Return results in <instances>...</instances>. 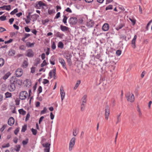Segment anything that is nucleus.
Returning a JSON list of instances; mask_svg holds the SVG:
<instances>
[{"instance_id": "f257e3e1", "label": "nucleus", "mask_w": 152, "mask_h": 152, "mask_svg": "<svg viewBox=\"0 0 152 152\" xmlns=\"http://www.w3.org/2000/svg\"><path fill=\"white\" fill-rule=\"evenodd\" d=\"M10 83L17 86V85H20L22 83V81L18 79L15 76H12L10 78Z\"/></svg>"}, {"instance_id": "f03ea898", "label": "nucleus", "mask_w": 152, "mask_h": 152, "mask_svg": "<svg viewBox=\"0 0 152 152\" xmlns=\"http://www.w3.org/2000/svg\"><path fill=\"white\" fill-rule=\"evenodd\" d=\"M126 97L127 101L131 102H133L134 101V95L132 93H129L128 94L126 95Z\"/></svg>"}, {"instance_id": "7ed1b4c3", "label": "nucleus", "mask_w": 152, "mask_h": 152, "mask_svg": "<svg viewBox=\"0 0 152 152\" xmlns=\"http://www.w3.org/2000/svg\"><path fill=\"white\" fill-rule=\"evenodd\" d=\"M28 96L27 92L25 91H22L20 93L19 96L20 99L22 100L25 99Z\"/></svg>"}, {"instance_id": "20e7f679", "label": "nucleus", "mask_w": 152, "mask_h": 152, "mask_svg": "<svg viewBox=\"0 0 152 152\" xmlns=\"http://www.w3.org/2000/svg\"><path fill=\"white\" fill-rule=\"evenodd\" d=\"M110 107L108 105H106L105 107L104 116L106 120H108L110 114Z\"/></svg>"}, {"instance_id": "39448f33", "label": "nucleus", "mask_w": 152, "mask_h": 152, "mask_svg": "<svg viewBox=\"0 0 152 152\" xmlns=\"http://www.w3.org/2000/svg\"><path fill=\"white\" fill-rule=\"evenodd\" d=\"M76 139L75 137H72L71 140L69 143V151L72 150L75 144Z\"/></svg>"}, {"instance_id": "423d86ee", "label": "nucleus", "mask_w": 152, "mask_h": 152, "mask_svg": "<svg viewBox=\"0 0 152 152\" xmlns=\"http://www.w3.org/2000/svg\"><path fill=\"white\" fill-rule=\"evenodd\" d=\"M69 22L71 25H75L77 22V19L75 17H71L69 20Z\"/></svg>"}, {"instance_id": "0eeeda50", "label": "nucleus", "mask_w": 152, "mask_h": 152, "mask_svg": "<svg viewBox=\"0 0 152 152\" xmlns=\"http://www.w3.org/2000/svg\"><path fill=\"white\" fill-rule=\"evenodd\" d=\"M23 74V71L21 68H18L16 71L15 75L17 77H21Z\"/></svg>"}, {"instance_id": "6e6552de", "label": "nucleus", "mask_w": 152, "mask_h": 152, "mask_svg": "<svg viewBox=\"0 0 152 152\" xmlns=\"http://www.w3.org/2000/svg\"><path fill=\"white\" fill-rule=\"evenodd\" d=\"M60 94L61 96V102H62L64 98L65 94L64 91L63 87L61 86L60 88Z\"/></svg>"}, {"instance_id": "1a4fd4ad", "label": "nucleus", "mask_w": 152, "mask_h": 152, "mask_svg": "<svg viewBox=\"0 0 152 152\" xmlns=\"http://www.w3.org/2000/svg\"><path fill=\"white\" fill-rule=\"evenodd\" d=\"M16 86L11 83H10L8 86V89L11 92L14 91L16 89Z\"/></svg>"}, {"instance_id": "9d476101", "label": "nucleus", "mask_w": 152, "mask_h": 152, "mask_svg": "<svg viewBox=\"0 0 152 152\" xmlns=\"http://www.w3.org/2000/svg\"><path fill=\"white\" fill-rule=\"evenodd\" d=\"M59 62L61 64L63 68L66 69V63L64 60L62 58H59L58 59Z\"/></svg>"}, {"instance_id": "9b49d317", "label": "nucleus", "mask_w": 152, "mask_h": 152, "mask_svg": "<svg viewBox=\"0 0 152 152\" xmlns=\"http://www.w3.org/2000/svg\"><path fill=\"white\" fill-rule=\"evenodd\" d=\"M137 38V36L136 35H135L131 42V45L132 47L133 48H136L135 42Z\"/></svg>"}, {"instance_id": "f8f14e48", "label": "nucleus", "mask_w": 152, "mask_h": 152, "mask_svg": "<svg viewBox=\"0 0 152 152\" xmlns=\"http://www.w3.org/2000/svg\"><path fill=\"white\" fill-rule=\"evenodd\" d=\"M113 62L107 61L105 63L106 66L108 67H113V69L114 70L115 69V67L113 66Z\"/></svg>"}, {"instance_id": "ddd939ff", "label": "nucleus", "mask_w": 152, "mask_h": 152, "mask_svg": "<svg viewBox=\"0 0 152 152\" xmlns=\"http://www.w3.org/2000/svg\"><path fill=\"white\" fill-rule=\"evenodd\" d=\"M15 122V120L14 118L12 117H10L8 121V124L10 126H12L13 125Z\"/></svg>"}, {"instance_id": "4468645a", "label": "nucleus", "mask_w": 152, "mask_h": 152, "mask_svg": "<svg viewBox=\"0 0 152 152\" xmlns=\"http://www.w3.org/2000/svg\"><path fill=\"white\" fill-rule=\"evenodd\" d=\"M0 8L2 9L3 10H5L8 11H9L11 9V6L10 5H4L3 6L1 7Z\"/></svg>"}, {"instance_id": "2eb2a0df", "label": "nucleus", "mask_w": 152, "mask_h": 152, "mask_svg": "<svg viewBox=\"0 0 152 152\" xmlns=\"http://www.w3.org/2000/svg\"><path fill=\"white\" fill-rule=\"evenodd\" d=\"M109 25L107 23H104L102 27V30L104 31H106L108 30L109 29Z\"/></svg>"}, {"instance_id": "dca6fc26", "label": "nucleus", "mask_w": 152, "mask_h": 152, "mask_svg": "<svg viewBox=\"0 0 152 152\" xmlns=\"http://www.w3.org/2000/svg\"><path fill=\"white\" fill-rule=\"evenodd\" d=\"M26 56L28 57H33L34 53L31 50H29L27 51Z\"/></svg>"}, {"instance_id": "f3484780", "label": "nucleus", "mask_w": 152, "mask_h": 152, "mask_svg": "<svg viewBox=\"0 0 152 152\" xmlns=\"http://www.w3.org/2000/svg\"><path fill=\"white\" fill-rule=\"evenodd\" d=\"M60 28L61 31H69V29L68 27L62 25H61Z\"/></svg>"}, {"instance_id": "a211bd4d", "label": "nucleus", "mask_w": 152, "mask_h": 152, "mask_svg": "<svg viewBox=\"0 0 152 152\" xmlns=\"http://www.w3.org/2000/svg\"><path fill=\"white\" fill-rule=\"evenodd\" d=\"M94 23L93 22H92L91 20L88 22L87 23L86 26L89 28L92 27L94 25Z\"/></svg>"}, {"instance_id": "6ab92c4d", "label": "nucleus", "mask_w": 152, "mask_h": 152, "mask_svg": "<svg viewBox=\"0 0 152 152\" xmlns=\"http://www.w3.org/2000/svg\"><path fill=\"white\" fill-rule=\"evenodd\" d=\"M65 57L66 59L71 58L72 57V55L70 53L68 52L65 53Z\"/></svg>"}, {"instance_id": "aec40b11", "label": "nucleus", "mask_w": 152, "mask_h": 152, "mask_svg": "<svg viewBox=\"0 0 152 152\" xmlns=\"http://www.w3.org/2000/svg\"><path fill=\"white\" fill-rule=\"evenodd\" d=\"M42 145L43 147H45V148H50V144L48 143H46L42 144Z\"/></svg>"}, {"instance_id": "412c9836", "label": "nucleus", "mask_w": 152, "mask_h": 152, "mask_svg": "<svg viewBox=\"0 0 152 152\" xmlns=\"http://www.w3.org/2000/svg\"><path fill=\"white\" fill-rule=\"evenodd\" d=\"M15 50H10L9 52V56H13L15 54Z\"/></svg>"}, {"instance_id": "4be33fe9", "label": "nucleus", "mask_w": 152, "mask_h": 152, "mask_svg": "<svg viewBox=\"0 0 152 152\" xmlns=\"http://www.w3.org/2000/svg\"><path fill=\"white\" fill-rule=\"evenodd\" d=\"M18 111L20 114L23 115H25L26 113V111L23 110V109L19 110Z\"/></svg>"}, {"instance_id": "5701e85b", "label": "nucleus", "mask_w": 152, "mask_h": 152, "mask_svg": "<svg viewBox=\"0 0 152 152\" xmlns=\"http://www.w3.org/2000/svg\"><path fill=\"white\" fill-rule=\"evenodd\" d=\"M124 24H121L119 25L116 28V29L117 30H119L121 29L122 27L124 26Z\"/></svg>"}, {"instance_id": "b1692460", "label": "nucleus", "mask_w": 152, "mask_h": 152, "mask_svg": "<svg viewBox=\"0 0 152 152\" xmlns=\"http://www.w3.org/2000/svg\"><path fill=\"white\" fill-rule=\"evenodd\" d=\"M56 36L58 37H59L60 38H62L63 36H64V34H61L59 32H58L56 33Z\"/></svg>"}, {"instance_id": "393cba45", "label": "nucleus", "mask_w": 152, "mask_h": 152, "mask_svg": "<svg viewBox=\"0 0 152 152\" xmlns=\"http://www.w3.org/2000/svg\"><path fill=\"white\" fill-rule=\"evenodd\" d=\"M121 113H120L119 115H118L117 116V121L116 122V124H117L120 122V117Z\"/></svg>"}, {"instance_id": "a878e982", "label": "nucleus", "mask_w": 152, "mask_h": 152, "mask_svg": "<svg viewBox=\"0 0 152 152\" xmlns=\"http://www.w3.org/2000/svg\"><path fill=\"white\" fill-rule=\"evenodd\" d=\"M10 72H8L6 73L3 77V79L4 80H6L7 79L8 77L10 76Z\"/></svg>"}, {"instance_id": "bb28decb", "label": "nucleus", "mask_w": 152, "mask_h": 152, "mask_svg": "<svg viewBox=\"0 0 152 152\" xmlns=\"http://www.w3.org/2000/svg\"><path fill=\"white\" fill-rule=\"evenodd\" d=\"M4 63V59L2 58H0V67L2 66Z\"/></svg>"}, {"instance_id": "cd10ccee", "label": "nucleus", "mask_w": 152, "mask_h": 152, "mask_svg": "<svg viewBox=\"0 0 152 152\" xmlns=\"http://www.w3.org/2000/svg\"><path fill=\"white\" fill-rule=\"evenodd\" d=\"M58 47L61 48H63L64 47V44L61 42H60L58 44Z\"/></svg>"}, {"instance_id": "c85d7f7f", "label": "nucleus", "mask_w": 152, "mask_h": 152, "mask_svg": "<svg viewBox=\"0 0 152 152\" xmlns=\"http://www.w3.org/2000/svg\"><path fill=\"white\" fill-rule=\"evenodd\" d=\"M80 80H78L77 82V83L76 84L74 88V90H76L77 88L79 86V85L80 84Z\"/></svg>"}, {"instance_id": "c756f323", "label": "nucleus", "mask_w": 152, "mask_h": 152, "mask_svg": "<svg viewBox=\"0 0 152 152\" xmlns=\"http://www.w3.org/2000/svg\"><path fill=\"white\" fill-rule=\"evenodd\" d=\"M48 111L47 108L46 107H44L43 110L41 111L40 114L41 115L43 114L46 113Z\"/></svg>"}, {"instance_id": "7c9ffc66", "label": "nucleus", "mask_w": 152, "mask_h": 152, "mask_svg": "<svg viewBox=\"0 0 152 152\" xmlns=\"http://www.w3.org/2000/svg\"><path fill=\"white\" fill-rule=\"evenodd\" d=\"M34 43H30L29 42H28L26 43V45L28 47H32L34 46Z\"/></svg>"}, {"instance_id": "2f4dec72", "label": "nucleus", "mask_w": 152, "mask_h": 152, "mask_svg": "<svg viewBox=\"0 0 152 152\" xmlns=\"http://www.w3.org/2000/svg\"><path fill=\"white\" fill-rule=\"evenodd\" d=\"M87 98V96L86 95H84L83 96V97H82V101L83 103H86V99Z\"/></svg>"}, {"instance_id": "473e14b6", "label": "nucleus", "mask_w": 152, "mask_h": 152, "mask_svg": "<svg viewBox=\"0 0 152 152\" xmlns=\"http://www.w3.org/2000/svg\"><path fill=\"white\" fill-rule=\"evenodd\" d=\"M5 95L6 96V98H9L11 96L12 94H11L9 92H7L5 94Z\"/></svg>"}, {"instance_id": "72a5a7b5", "label": "nucleus", "mask_w": 152, "mask_h": 152, "mask_svg": "<svg viewBox=\"0 0 152 152\" xmlns=\"http://www.w3.org/2000/svg\"><path fill=\"white\" fill-rule=\"evenodd\" d=\"M37 3H38L37 4H38L39 7H41L42 6H45V4L43 3L42 1H39L38 2H37Z\"/></svg>"}, {"instance_id": "f704fd0d", "label": "nucleus", "mask_w": 152, "mask_h": 152, "mask_svg": "<svg viewBox=\"0 0 152 152\" xmlns=\"http://www.w3.org/2000/svg\"><path fill=\"white\" fill-rule=\"evenodd\" d=\"M18 9L17 8L15 9L13 11H12L10 14L11 15H13L16 13L18 12Z\"/></svg>"}, {"instance_id": "c9c22d12", "label": "nucleus", "mask_w": 152, "mask_h": 152, "mask_svg": "<svg viewBox=\"0 0 152 152\" xmlns=\"http://www.w3.org/2000/svg\"><path fill=\"white\" fill-rule=\"evenodd\" d=\"M26 125H24L22 127L21 131L23 132H24L26 130Z\"/></svg>"}, {"instance_id": "e433bc0d", "label": "nucleus", "mask_w": 152, "mask_h": 152, "mask_svg": "<svg viewBox=\"0 0 152 152\" xmlns=\"http://www.w3.org/2000/svg\"><path fill=\"white\" fill-rule=\"evenodd\" d=\"M16 148H15L14 150H15L16 151L18 152L19 151L20 148V145H16L15 146Z\"/></svg>"}, {"instance_id": "4c0bfd02", "label": "nucleus", "mask_w": 152, "mask_h": 152, "mask_svg": "<svg viewBox=\"0 0 152 152\" xmlns=\"http://www.w3.org/2000/svg\"><path fill=\"white\" fill-rule=\"evenodd\" d=\"M53 78L54 79H55L56 78V68L54 69H53Z\"/></svg>"}, {"instance_id": "58836bf2", "label": "nucleus", "mask_w": 152, "mask_h": 152, "mask_svg": "<svg viewBox=\"0 0 152 152\" xmlns=\"http://www.w3.org/2000/svg\"><path fill=\"white\" fill-rule=\"evenodd\" d=\"M67 19V18L66 16L64 15V18L63 20V22L64 24H66V23Z\"/></svg>"}, {"instance_id": "ea45409f", "label": "nucleus", "mask_w": 152, "mask_h": 152, "mask_svg": "<svg viewBox=\"0 0 152 152\" xmlns=\"http://www.w3.org/2000/svg\"><path fill=\"white\" fill-rule=\"evenodd\" d=\"M31 130L33 134L34 135H36V134L37 131L36 129H34L33 128H32L31 129Z\"/></svg>"}, {"instance_id": "a19ab883", "label": "nucleus", "mask_w": 152, "mask_h": 152, "mask_svg": "<svg viewBox=\"0 0 152 152\" xmlns=\"http://www.w3.org/2000/svg\"><path fill=\"white\" fill-rule=\"evenodd\" d=\"M67 62L69 66H71L72 65V62L71 58L67 59Z\"/></svg>"}, {"instance_id": "79ce46f5", "label": "nucleus", "mask_w": 152, "mask_h": 152, "mask_svg": "<svg viewBox=\"0 0 152 152\" xmlns=\"http://www.w3.org/2000/svg\"><path fill=\"white\" fill-rule=\"evenodd\" d=\"M129 19L132 23V24L133 25H134L136 23V20L134 19L129 18Z\"/></svg>"}, {"instance_id": "37998d69", "label": "nucleus", "mask_w": 152, "mask_h": 152, "mask_svg": "<svg viewBox=\"0 0 152 152\" xmlns=\"http://www.w3.org/2000/svg\"><path fill=\"white\" fill-rule=\"evenodd\" d=\"M121 53V51L120 50H118L116 52V54L118 56H119Z\"/></svg>"}, {"instance_id": "c03bdc74", "label": "nucleus", "mask_w": 152, "mask_h": 152, "mask_svg": "<svg viewBox=\"0 0 152 152\" xmlns=\"http://www.w3.org/2000/svg\"><path fill=\"white\" fill-rule=\"evenodd\" d=\"M6 16H2L0 17V20L1 21H4L6 20Z\"/></svg>"}, {"instance_id": "a18cd8bd", "label": "nucleus", "mask_w": 152, "mask_h": 152, "mask_svg": "<svg viewBox=\"0 0 152 152\" xmlns=\"http://www.w3.org/2000/svg\"><path fill=\"white\" fill-rule=\"evenodd\" d=\"M47 63L46 62L45 60H44L42 63L41 64V67H43L44 66H45L46 65H47Z\"/></svg>"}, {"instance_id": "49530a36", "label": "nucleus", "mask_w": 152, "mask_h": 152, "mask_svg": "<svg viewBox=\"0 0 152 152\" xmlns=\"http://www.w3.org/2000/svg\"><path fill=\"white\" fill-rule=\"evenodd\" d=\"M28 139H26V140H23L22 141V143L23 145L27 144L28 142Z\"/></svg>"}, {"instance_id": "de8ad7c7", "label": "nucleus", "mask_w": 152, "mask_h": 152, "mask_svg": "<svg viewBox=\"0 0 152 152\" xmlns=\"http://www.w3.org/2000/svg\"><path fill=\"white\" fill-rule=\"evenodd\" d=\"M151 22H152V19L148 22V23L147 24V26L146 28V29L147 30H148V27L150 26Z\"/></svg>"}, {"instance_id": "09e8293b", "label": "nucleus", "mask_w": 152, "mask_h": 152, "mask_svg": "<svg viewBox=\"0 0 152 152\" xmlns=\"http://www.w3.org/2000/svg\"><path fill=\"white\" fill-rule=\"evenodd\" d=\"M112 9V5H109L106 7L105 10H111Z\"/></svg>"}, {"instance_id": "8fccbe9b", "label": "nucleus", "mask_w": 152, "mask_h": 152, "mask_svg": "<svg viewBox=\"0 0 152 152\" xmlns=\"http://www.w3.org/2000/svg\"><path fill=\"white\" fill-rule=\"evenodd\" d=\"M52 48L53 50H54L56 48V46L55 44V43L54 42H53L52 45Z\"/></svg>"}, {"instance_id": "3c124183", "label": "nucleus", "mask_w": 152, "mask_h": 152, "mask_svg": "<svg viewBox=\"0 0 152 152\" xmlns=\"http://www.w3.org/2000/svg\"><path fill=\"white\" fill-rule=\"evenodd\" d=\"M77 134L76 129H74L73 131V134L74 136H76Z\"/></svg>"}, {"instance_id": "603ef678", "label": "nucleus", "mask_w": 152, "mask_h": 152, "mask_svg": "<svg viewBox=\"0 0 152 152\" xmlns=\"http://www.w3.org/2000/svg\"><path fill=\"white\" fill-rule=\"evenodd\" d=\"M12 41L13 39H10L8 41H5L4 42V43L5 44L10 43Z\"/></svg>"}, {"instance_id": "864d4df0", "label": "nucleus", "mask_w": 152, "mask_h": 152, "mask_svg": "<svg viewBox=\"0 0 152 152\" xmlns=\"http://www.w3.org/2000/svg\"><path fill=\"white\" fill-rule=\"evenodd\" d=\"M30 117V114L29 113H28L27 114V115H26V119H25L26 121H27L29 119V118Z\"/></svg>"}, {"instance_id": "5fc2aeb1", "label": "nucleus", "mask_w": 152, "mask_h": 152, "mask_svg": "<svg viewBox=\"0 0 152 152\" xmlns=\"http://www.w3.org/2000/svg\"><path fill=\"white\" fill-rule=\"evenodd\" d=\"M49 83V80L46 79H44V81L43 82V83L44 84H46L47 83Z\"/></svg>"}, {"instance_id": "6e6d98bb", "label": "nucleus", "mask_w": 152, "mask_h": 152, "mask_svg": "<svg viewBox=\"0 0 152 152\" xmlns=\"http://www.w3.org/2000/svg\"><path fill=\"white\" fill-rule=\"evenodd\" d=\"M42 91V88L41 86H40L38 88V91L39 94L41 93Z\"/></svg>"}, {"instance_id": "4d7b16f0", "label": "nucleus", "mask_w": 152, "mask_h": 152, "mask_svg": "<svg viewBox=\"0 0 152 152\" xmlns=\"http://www.w3.org/2000/svg\"><path fill=\"white\" fill-rule=\"evenodd\" d=\"M53 70H52L50 71L49 74V75L51 78H52V75H53Z\"/></svg>"}, {"instance_id": "13d9d810", "label": "nucleus", "mask_w": 152, "mask_h": 152, "mask_svg": "<svg viewBox=\"0 0 152 152\" xmlns=\"http://www.w3.org/2000/svg\"><path fill=\"white\" fill-rule=\"evenodd\" d=\"M23 20H25L26 24H28L30 22L31 20L30 19H26V18H23Z\"/></svg>"}, {"instance_id": "bf43d9fd", "label": "nucleus", "mask_w": 152, "mask_h": 152, "mask_svg": "<svg viewBox=\"0 0 152 152\" xmlns=\"http://www.w3.org/2000/svg\"><path fill=\"white\" fill-rule=\"evenodd\" d=\"M60 12H58L56 14V15L55 17V18L58 19L60 17Z\"/></svg>"}, {"instance_id": "052dcab7", "label": "nucleus", "mask_w": 152, "mask_h": 152, "mask_svg": "<svg viewBox=\"0 0 152 152\" xmlns=\"http://www.w3.org/2000/svg\"><path fill=\"white\" fill-rule=\"evenodd\" d=\"M19 48H20V49L21 50H25V47L24 46V45H22L20 46Z\"/></svg>"}, {"instance_id": "680f3d73", "label": "nucleus", "mask_w": 152, "mask_h": 152, "mask_svg": "<svg viewBox=\"0 0 152 152\" xmlns=\"http://www.w3.org/2000/svg\"><path fill=\"white\" fill-rule=\"evenodd\" d=\"M44 118V117L43 116H41L39 118V124H40L41 122L42 121L43 119Z\"/></svg>"}, {"instance_id": "e2e57ef3", "label": "nucleus", "mask_w": 152, "mask_h": 152, "mask_svg": "<svg viewBox=\"0 0 152 152\" xmlns=\"http://www.w3.org/2000/svg\"><path fill=\"white\" fill-rule=\"evenodd\" d=\"M65 11L67 12H68L70 13H72V11L69 8H67L65 10Z\"/></svg>"}, {"instance_id": "0e129e2a", "label": "nucleus", "mask_w": 152, "mask_h": 152, "mask_svg": "<svg viewBox=\"0 0 152 152\" xmlns=\"http://www.w3.org/2000/svg\"><path fill=\"white\" fill-rule=\"evenodd\" d=\"M25 31L27 32H29L30 31V28H28V27H25Z\"/></svg>"}, {"instance_id": "69168bd1", "label": "nucleus", "mask_w": 152, "mask_h": 152, "mask_svg": "<svg viewBox=\"0 0 152 152\" xmlns=\"http://www.w3.org/2000/svg\"><path fill=\"white\" fill-rule=\"evenodd\" d=\"M50 117L51 120H53L54 119V115L53 114L52 112H51L50 113Z\"/></svg>"}, {"instance_id": "338daca9", "label": "nucleus", "mask_w": 152, "mask_h": 152, "mask_svg": "<svg viewBox=\"0 0 152 152\" xmlns=\"http://www.w3.org/2000/svg\"><path fill=\"white\" fill-rule=\"evenodd\" d=\"M14 18H11L9 20V21L10 24H12L14 21Z\"/></svg>"}, {"instance_id": "774afa93", "label": "nucleus", "mask_w": 152, "mask_h": 152, "mask_svg": "<svg viewBox=\"0 0 152 152\" xmlns=\"http://www.w3.org/2000/svg\"><path fill=\"white\" fill-rule=\"evenodd\" d=\"M50 148H45L44 149L45 152H49Z\"/></svg>"}]
</instances>
